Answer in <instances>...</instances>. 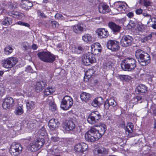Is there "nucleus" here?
<instances>
[{
  "label": "nucleus",
  "instance_id": "f257e3e1",
  "mask_svg": "<svg viewBox=\"0 0 156 156\" xmlns=\"http://www.w3.org/2000/svg\"><path fill=\"white\" fill-rule=\"evenodd\" d=\"M121 66L124 71H131L136 67V61L132 58H127L122 61Z\"/></svg>",
  "mask_w": 156,
  "mask_h": 156
},
{
  "label": "nucleus",
  "instance_id": "f03ea898",
  "mask_svg": "<svg viewBox=\"0 0 156 156\" xmlns=\"http://www.w3.org/2000/svg\"><path fill=\"white\" fill-rule=\"evenodd\" d=\"M141 51L139 50H137L136 52L135 56L140 64L145 66L150 63V56L147 53L142 54L141 53Z\"/></svg>",
  "mask_w": 156,
  "mask_h": 156
},
{
  "label": "nucleus",
  "instance_id": "7ed1b4c3",
  "mask_svg": "<svg viewBox=\"0 0 156 156\" xmlns=\"http://www.w3.org/2000/svg\"><path fill=\"white\" fill-rule=\"evenodd\" d=\"M82 61L85 65L88 66L95 62L96 60L94 55L91 52H88L83 55Z\"/></svg>",
  "mask_w": 156,
  "mask_h": 156
},
{
  "label": "nucleus",
  "instance_id": "20e7f679",
  "mask_svg": "<svg viewBox=\"0 0 156 156\" xmlns=\"http://www.w3.org/2000/svg\"><path fill=\"white\" fill-rule=\"evenodd\" d=\"M73 104L72 98L69 96H66L62 99L61 107L64 110H67L71 107Z\"/></svg>",
  "mask_w": 156,
  "mask_h": 156
},
{
  "label": "nucleus",
  "instance_id": "39448f33",
  "mask_svg": "<svg viewBox=\"0 0 156 156\" xmlns=\"http://www.w3.org/2000/svg\"><path fill=\"white\" fill-rule=\"evenodd\" d=\"M22 150V147L20 144L13 142L10 146L9 152L12 155L17 156L21 152Z\"/></svg>",
  "mask_w": 156,
  "mask_h": 156
},
{
  "label": "nucleus",
  "instance_id": "423d86ee",
  "mask_svg": "<svg viewBox=\"0 0 156 156\" xmlns=\"http://www.w3.org/2000/svg\"><path fill=\"white\" fill-rule=\"evenodd\" d=\"M106 47L112 51L117 52L120 49L119 42L114 40H109L107 42Z\"/></svg>",
  "mask_w": 156,
  "mask_h": 156
},
{
  "label": "nucleus",
  "instance_id": "0eeeda50",
  "mask_svg": "<svg viewBox=\"0 0 156 156\" xmlns=\"http://www.w3.org/2000/svg\"><path fill=\"white\" fill-rule=\"evenodd\" d=\"M17 62L18 60L17 58L11 57L3 60L2 62V64L3 66L4 67L10 68L15 65Z\"/></svg>",
  "mask_w": 156,
  "mask_h": 156
},
{
  "label": "nucleus",
  "instance_id": "6e6552de",
  "mask_svg": "<svg viewBox=\"0 0 156 156\" xmlns=\"http://www.w3.org/2000/svg\"><path fill=\"white\" fill-rule=\"evenodd\" d=\"M14 105V101L13 99L11 97H9L4 99L2 106L4 109L6 110L12 108Z\"/></svg>",
  "mask_w": 156,
  "mask_h": 156
},
{
  "label": "nucleus",
  "instance_id": "1a4fd4ad",
  "mask_svg": "<svg viewBox=\"0 0 156 156\" xmlns=\"http://www.w3.org/2000/svg\"><path fill=\"white\" fill-rule=\"evenodd\" d=\"M133 42L132 37L129 35H124L121 40L120 44L122 47H126L131 46Z\"/></svg>",
  "mask_w": 156,
  "mask_h": 156
},
{
  "label": "nucleus",
  "instance_id": "9d476101",
  "mask_svg": "<svg viewBox=\"0 0 156 156\" xmlns=\"http://www.w3.org/2000/svg\"><path fill=\"white\" fill-rule=\"evenodd\" d=\"M83 24L80 23L73 25L72 27V30L76 34H81L86 31L85 28L83 27Z\"/></svg>",
  "mask_w": 156,
  "mask_h": 156
},
{
  "label": "nucleus",
  "instance_id": "9b49d317",
  "mask_svg": "<svg viewBox=\"0 0 156 156\" xmlns=\"http://www.w3.org/2000/svg\"><path fill=\"white\" fill-rule=\"evenodd\" d=\"M104 106L106 109H108L110 107H113L115 110L117 108V103L113 98L106 100L104 103Z\"/></svg>",
  "mask_w": 156,
  "mask_h": 156
},
{
  "label": "nucleus",
  "instance_id": "f8f14e48",
  "mask_svg": "<svg viewBox=\"0 0 156 156\" xmlns=\"http://www.w3.org/2000/svg\"><path fill=\"white\" fill-rule=\"evenodd\" d=\"M88 145L84 143L77 144L74 147V150L80 153H82L86 151L88 148Z\"/></svg>",
  "mask_w": 156,
  "mask_h": 156
},
{
  "label": "nucleus",
  "instance_id": "ddd939ff",
  "mask_svg": "<svg viewBox=\"0 0 156 156\" xmlns=\"http://www.w3.org/2000/svg\"><path fill=\"white\" fill-rule=\"evenodd\" d=\"M108 26L113 33L115 34L119 32L121 28V27L119 25L112 21L108 23Z\"/></svg>",
  "mask_w": 156,
  "mask_h": 156
},
{
  "label": "nucleus",
  "instance_id": "4468645a",
  "mask_svg": "<svg viewBox=\"0 0 156 156\" xmlns=\"http://www.w3.org/2000/svg\"><path fill=\"white\" fill-rule=\"evenodd\" d=\"M60 123L57 119L53 118L50 119L48 123V126L50 129L53 130L57 128Z\"/></svg>",
  "mask_w": 156,
  "mask_h": 156
},
{
  "label": "nucleus",
  "instance_id": "2eb2a0df",
  "mask_svg": "<svg viewBox=\"0 0 156 156\" xmlns=\"http://www.w3.org/2000/svg\"><path fill=\"white\" fill-rule=\"evenodd\" d=\"M96 32L100 38H106L109 35L108 31L104 28L99 29Z\"/></svg>",
  "mask_w": 156,
  "mask_h": 156
},
{
  "label": "nucleus",
  "instance_id": "dca6fc26",
  "mask_svg": "<svg viewBox=\"0 0 156 156\" xmlns=\"http://www.w3.org/2000/svg\"><path fill=\"white\" fill-rule=\"evenodd\" d=\"M98 10L100 13L106 14L109 12V8L107 5L101 3L99 5Z\"/></svg>",
  "mask_w": 156,
  "mask_h": 156
},
{
  "label": "nucleus",
  "instance_id": "f3484780",
  "mask_svg": "<svg viewBox=\"0 0 156 156\" xmlns=\"http://www.w3.org/2000/svg\"><path fill=\"white\" fill-rule=\"evenodd\" d=\"M49 51H41L39 52L37 55L38 58L43 62H47Z\"/></svg>",
  "mask_w": 156,
  "mask_h": 156
},
{
  "label": "nucleus",
  "instance_id": "a211bd4d",
  "mask_svg": "<svg viewBox=\"0 0 156 156\" xmlns=\"http://www.w3.org/2000/svg\"><path fill=\"white\" fill-rule=\"evenodd\" d=\"M104 102L103 99L101 97H98L94 99L91 105L94 107H97L101 105Z\"/></svg>",
  "mask_w": 156,
  "mask_h": 156
},
{
  "label": "nucleus",
  "instance_id": "6ab92c4d",
  "mask_svg": "<svg viewBox=\"0 0 156 156\" xmlns=\"http://www.w3.org/2000/svg\"><path fill=\"white\" fill-rule=\"evenodd\" d=\"M98 135H96L94 137L91 136L89 133H86L85 135V137L86 140L90 142H94L96 140H98L99 138L98 136Z\"/></svg>",
  "mask_w": 156,
  "mask_h": 156
},
{
  "label": "nucleus",
  "instance_id": "aec40b11",
  "mask_svg": "<svg viewBox=\"0 0 156 156\" xmlns=\"http://www.w3.org/2000/svg\"><path fill=\"white\" fill-rule=\"evenodd\" d=\"M45 85V82L42 81L37 82L35 85V91L37 92H40L42 90Z\"/></svg>",
  "mask_w": 156,
  "mask_h": 156
},
{
  "label": "nucleus",
  "instance_id": "412c9836",
  "mask_svg": "<svg viewBox=\"0 0 156 156\" xmlns=\"http://www.w3.org/2000/svg\"><path fill=\"white\" fill-rule=\"evenodd\" d=\"M65 126V128L67 131H71L75 129V125L73 121L70 120L66 122Z\"/></svg>",
  "mask_w": 156,
  "mask_h": 156
},
{
  "label": "nucleus",
  "instance_id": "4be33fe9",
  "mask_svg": "<svg viewBox=\"0 0 156 156\" xmlns=\"http://www.w3.org/2000/svg\"><path fill=\"white\" fill-rule=\"evenodd\" d=\"M91 97V94L85 92H82L80 95V98L81 100L86 102L89 101Z\"/></svg>",
  "mask_w": 156,
  "mask_h": 156
},
{
  "label": "nucleus",
  "instance_id": "5701e85b",
  "mask_svg": "<svg viewBox=\"0 0 156 156\" xmlns=\"http://www.w3.org/2000/svg\"><path fill=\"white\" fill-rule=\"evenodd\" d=\"M147 87L145 85L140 84L138 86L136 90V92H138V94L141 93H144L147 91Z\"/></svg>",
  "mask_w": 156,
  "mask_h": 156
},
{
  "label": "nucleus",
  "instance_id": "b1692460",
  "mask_svg": "<svg viewBox=\"0 0 156 156\" xmlns=\"http://www.w3.org/2000/svg\"><path fill=\"white\" fill-rule=\"evenodd\" d=\"M106 127L105 125H104L101 126L99 127V129H97V132H98V136L100 138L103 135L106 129Z\"/></svg>",
  "mask_w": 156,
  "mask_h": 156
},
{
  "label": "nucleus",
  "instance_id": "393cba45",
  "mask_svg": "<svg viewBox=\"0 0 156 156\" xmlns=\"http://www.w3.org/2000/svg\"><path fill=\"white\" fill-rule=\"evenodd\" d=\"M21 5L22 9L28 10L30 9V8L32 6L33 4L32 3L29 1L24 0Z\"/></svg>",
  "mask_w": 156,
  "mask_h": 156
},
{
  "label": "nucleus",
  "instance_id": "a878e982",
  "mask_svg": "<svg viewBox=\"0 0 156 156\" xmlns=\"http://www.w3.org/2000/svg\"><path fill=\"white\" fill-rule=\"evenodd\" d=\"M84 49L85 48L83 46L79 45L74 48L73 51L76 54H80L83 52Z\"/></svg>",
  "mask_w": 156,
  "mask_h": 156
},
{
  "label": "nucleus",
  "instance_id": "bb28decb",
  "mask_svg": "<svg viewBox=\"0 0 156 156\" xmlns=\"http://www.w3.org/2000/svg\"><path fill=\"white\" fill-rule=\"evenodd\" d=\"M94 69H88L85 73V75L84 77V80H85L86 78L87 80H84V81H88L91 77V76L94 74Z\"/></svg>",
  "mask_w": 156,
  "mask_h": 156
},
{
  "label": "nucleus",
  "instance_id": "cd10ccee",
  "mask_svg": "<svg viewBox=\"0 0 156 156\" xmlns=\"http://www.w3.org/2000/svg\"><path fill=\"white\" fill-rule=\"evenodd\" d=\"M95 151H97L98 154L101 155H105V154H107L108 153V151L107 150L103 147H100L97 150H95Z\"/></svg>",
  "mask_w": 156,
  "mask_h": 156
},
{
  "label": "nucleus",
  "instance_id": "c85d7f7f",
  "mask_svg": "<svg viewBox=\"0 0 156 156\" xmlns=\"http://www.w3.org/2000/svg\"><path fill=\"white\" fill-rule=\"evenodd\" d=\"M133 123H129L125 129L126 133L127 134V133H128V134L129 135V133H131L133 131Z\"/></svg>",
  "mask_w": 156,
  "mask_h": 156
},
{
  "label": "nucleus",
  "instance_id": "c756f323",
  "mask_svg": "<svg viewBox=\"0 0 156 156\" xmlns=\"http://www.w3.org/2000/svg\"><path fill=\"white\" fill-rule=\"evenodd\" d=\"M12 19L8 17H6L4 20L2 22V24L6 26H8L12 23Z\"/></svg>",
  "mask_w": 156,
  "mask_h": 156
},
{
  "label": "nucleus",
  "instance_id": "7c9ffc66",
  "mask_svg": "<svg viewBox=\"0 0 156 156\" xmlns=\"http://www.w3.org/2000/svg\"><path fill=\"white\" fill-rule=\"evenodd\" d=\"M118 77L121 80L123 81H128L131 79V77L130 76L125 75H119Z\"/></svg>",
  "mask_w": 156,
  "mask_h": 156
},
{
  "label": "nucleus",
  "instance_id": "2f4dec72",
  "mask_svg": "<svg viewBox=\"0 0 156 156\" xmlns=\"http://www.w3.org/2000/svg\"><path fill=\"white\" fill-rule=\"evenodd\" d=\"M35 142L37 145L38 147L40 149L41 148L44 144L45 143V140L43 138H39L37 139V140Z\"/></svg>",
  "mask_w": 156,
  "mask_h": 156
},
{
  "label": "nucleus",
  "instance_id": "473e14b6",
  "mask_svg": "<svg viewBox=\"0 0 156 156\" xmlns=\"http://www.w3.org/2000/svg\"><path fill=\"white\" fill-rule=\"evenodd\" d=\"M49 56L48 57L47 62L48 63H52L55 60L56 56L55 55L51 54L49 52L48 53Z\"/></svg>",
  "mask_w": 156,
  "mask_h": 156
},
{
  "label": "nucleus",
  "instance_id": "72a5a7b5",
  "mask_svg": "<svg viewBox=\"0 0 156 156\" xmlns=\"http://www.w3.org/2000/svg\"><path fill=\"white\" fill-rule=\"evenodd\" d=\"M30 148L32 152H35L39 149L37 145L35 142V143H32L30 144Z\"/></svg>",
  "mask_w": 156,
  "mask_h": 156
},
{
  "label": "nucleus",
  "instance_id": "f704fd0d",
  "mask_svg": "<svg viewBox=\"0 0 156 156\" xmlns=\"http://www.w3.org/2000/svg\"><path fill=\"white\" fill-rule=\"evenodd\" d=\"M89 133L91 136H95L96 135H98V132L97 131V129L94 127H91L90 130L87 132Z\"/></svg>",
  "mask_w": 156,
  "mask_h": 156
},
{
  "label": "nucleus",
  "instance_id": "c9c22d12",
  "mask_svg": "<svg viewBox=\"0 0 156 156\" xmlns=\"http://www.w3.org/2000/svg\"><path fill=\"white\" fill-rule=\"evenodd\" d=\"M90 114L97 121L98 120L101 118V115L98 111L92 112Z\"/></svg>",
  "mask_w": 156,
  "mask_h": 156
},
{
  "label": "nucleus",
  "instance_id": "e433bc0d",
  "mask_svg": "<svg viewBox=\"0 0 156 156\" xmlns=\"http://www.w3.org/2000/svg\"><path fill=\"white\" fill-rule=\"evenodd\" d=\"M34 102L33 101H28L26 103L27 108L28 110H31L34 108Z\"/></svg>",
  "mask_w": 156,
  "mask_h": 156
},
{
  "label": "nucleus",
  "instance_id": "4c0bfd02",
  "mask_svg": "<svg viewBox=\"0 0 156 156\" xmlns=\"http://www.w3.org/2000/svg\"><path fill=\"white\" fill-rule=\"evenodd\" d=\"M88 122L91 124H93L97 122V120L95 119V118L90 114L87 119Z\"/></svg>",
  "mask_w": 156,
  "mask_h": 156
},
{
  "label": "nucleus",
  "instance_id": "58836bf2",
  "mask_svg": "<svg viewBox=\"0 0 156 156\" xmlns=\"http://www.w3.org/2000/svg\"><path fill=\"white\" fill-rule=\"evenodd\" d=\"M82 39L84 41L88 42L91 41V36L89 34H86L82 36Z\"/></svg>",
  "mask_w": 156,
  "mask_h": 156
},
{
  "label": "nucleus",
  "instance_id": "ea45409f",
  "mask_svg": "<svg viewBox=\"0 0 156 156\" xmlns=\"http://www.w3.org/2000/svg\"><path fill=\"white\" fill-rule=\"evenodd\" d=\"M12 48L9 46H7L4 49L5 53L7 55L11 54L13 51Z\"/></svg>",
  "mask_w": 156,
  "mask_h": 156
},
{
  "label": "nucleus",
  "instance_id": "a19ab883",
  "mask_svg": "<svg viewBox=\"0 0 156 156\" xmlns=\"http://www.w3.org/2000/svg\"><path fill=\"white\" fill-rule=\"evenodd\" d=\"M9 15L15 18H19L21 16V13L18 12H12L11 13H9Z\"/></svg>",
  "mask_w": 156,
  "mask_h": 156
},
{
  "label": "nucleus",
  "instance_id": "79ce46f5",
  "mask_svg": "<svg viewBox=\"0 0 156 156\" xmlns=\"http://www.w3.org/2000/svg\"><path fill=\"white\" fill-rule=\"evenodd\" d=\"M153 33H151L148 36L145 37L144 38L141 39V41L142 43H144L145 42L150 40L152 37V34Z\"/></svg>",
  "mask_w": 156,
  "mask_h": 156
},
{
  "label": "nucleus",
  "instance_id": "37998d69",
  "mask_svg": "<svg viewBox=\"0 0 156 156\" xmlns=\"http://www.w3.org/2000/svg\"><path fill=\"white\" fill-rule=\"evenodd\" d=\"M49 105H50V108L51 111L55 112L56 110V105L55 104H54L53 100L51 102H49Z\"/></svg>",
  "mask_w": 156,
  "mask_h": 156
},
{
  "label": "nucleus",
  "instance_id": "c03bdc74",
  "mask_svg": "<svg viewBox=\"0 0 156 156\" xmlns=\"http://www.w3.org/2000/svg\"><path fill=\"white\" fill-rule=\"evenodd\" d=\"M23 111L21 106H18L16 108L15 113L16 115H20L23 113Z\"/></svg>",
  "mask_w": 156,
  "mask_h": 156
},
{
  "label": "nucleus",
  "instance_id": "a18cd8bd",
  "mask_svg": "<svg viewBox=\"0 0 156 156\" xmlns=\"http://www.w3.org/2000/svg\"><path fill=\"white\" fill-rule=\"evenodd\" d=\"M135 25V23L134 22L130 21L127 25V27L129 29H131L132 28H134Z\"/></svg>",
  "mask_w": 156,
  "mask_h": 156
},
{
  "label": "nucleus",
  "instance_id": "49530a36",
  "mask_svg": "<svg viewBox=\"0 0 156 156\" xmlns=\"http://www.w3.org/2000/svg\"><path fill=\"white\" fill-rule=\"evenodd\" d=\"M103 67L106 69H111L112 67V64L110 62H107L104 65Z\"/></svg>",
  "mask_w": 156,
  "mask_h": 156
},
{
  "label": "nucleus",
  "instance_id": "de8ad7c7",
  "mask_svg": "<svg viewBox=\"0 0 156 156\" xmlns=\"http://www.w3.org/2000/svg\"><path fill=\"white\" fill-rule=\"evenodd\" d=\"M17 24L20 25H23L27 27H30V25L29 24L23 22L22 21L18 22H17Z\"/></svg>",
  "mask_w": 156,
  "mask_h": 156
},
{
  "label": "nucleus",
  "instance_id": "09e8293b",
  "mask_svg": "<svg viewBox=\"0 0 156 156\" xmlns=\"http://www.w3.org/2000/svg\"><path fill=\"white\" fill-rule=\"evenodd\" d=\"M55 18L58 19L59 20H63L64 17L62 15L59 13H57L55 16Z\"/></svg>",
  "mask_w": 156,
  "mask_h": 156
},
{
  "label": "nucleus",
  "instance_id": "8fccbe9b",
  "mask_svg": "<svg viewBox=\"0 0 156 156\" xmlns=\"http://www.w3.org/2000/svg\"><path fill=\"white\" fill-rule=\"evenodd\" d=\"M44 93L45 95L46 96H48L51 94L48 87L46 89H44Z\"/></svg>",
  "mask_w": 156,
  "mask_h": 156
},
{
  "label": "nucleus",
  "instance_id": "3c124183",
  "mask_svg": "<svg viewBox=\"0 0 156 156\" xmlns=\"http://www.w3.org/2000/svg\"><path fill=\"white\" fill-rule=\"evenodd\" d=\"M51 138L52 141L55 142L58 141L59 139V137L57 136L56 135L52 136Z\"/></svg>",
  "mask_w": 156,
  "mask_h": 156
},
{
  "label": "nucleus",
  "instance_id": "603ef678",
  "mask_svg": "<svg viewBox=\"0 0 156 156\" xmlns=\"http://www.w3.org/2000/svg\"><path fill=\"white\" fill-rule=\"evenodd\" d=\"M27 127L30 129V130H32L35 128V125L32 123H28L27 124Z\"/></svg>",
  "mask_w": 156,
  "mask_h": 156
},
{
  "label": "nucleus",
  "instance_id": "864d4df0",
  "mask_svg": "<svg viewBox=\"0 0 156 156\" xmlns=\"http://www.w3.org/2000/svg\"><path fill=\"white\" fill-rule=\"evenodd\" d=\"M143 26V25L142 24L141 25L140 24H138L137 26V28L138 31H139L142 32L143 30L142 28Z\"/></svg>",
  "mask_w": 156,
  "mask_h": 156
},
{
  "label": "nucleus",
  "instance_id": "5fc2aeb1",
  "mask_svg": "<svg viewBox=\"0 0 156 156\" xmlns=\"http://www.w3.org/2000/svg\"><path fill=\"white\" fill-rule=\"evenodd\" d=\"M37 12L39 16H41V18H44L46 17L47 16L43 12H42L41 11H39Z\"/></svg>",
  "mask_w": 156,
  "mask_h": 156
},
{
  "label": "nucleus",
  "instance_id": "6e6d98bb",
  "mask_svg": "<svg viewBox=\"0 0 156 156\" xmlns=\"http://www.w3.org/2000/svg\"><path fill=\"white\" fill-rule=\"evenodd\" d=\"M52 26L53 27H58V24L56 21H51Z\"/></svg>",
  "mask_w": 156,
  "mask_h": 156
},
{
  "label": "nucleus",
  "instance_id": "4d7b16f0",
  "mask_svg": "<svg viewBox=\"0 0 156 156\" xmlns=\"http://www.w3.org/2000/svg\"><path fill=\"white\" fill-rule=\"evenodd\" d=\"M151 3L149 1L146 0H144V5L146 7L151 5Z\"/></svg>",
  "mask_w": 156,
  "mask_h": 156
},
{
  "label": "nucleus",
  "instance_id": "13d9d810",
  "mask_svg": "<svg viewBox=\"0 0 156 156\" xmlns=\"http://www.w3.org/2000/svg\"><path fill=\"white\" fill-rule=\"evenodd\" d=\"M4 94V89L3 87H0V98Z\"/></svg>",
  "mask_w": 156,
  "mask_h": 156
},
{
  "label": "nucleus",
  "instance_id": "bf43d9fd",
  "mask_svg": "<svg viewBox=\"0 0 156 156\" xmlns=\"http://www.w3.org/2000/svg\"><path fill=\"white\" fill-rule=\"evenodd\" d=\"M143 10L141 9H139L136 10V14L140 15L142 13Z\"/></svg>",
  "mask_w": 156,
  "mask_h": 156
},
{
  "label": "nucleus",
  "instance_id": "052dcab7",
  "mask_svg": "<svg viewBox=\"0 0 156 156\" xmlns=\"http://www.w3.org/2000/svg\"><path fill=\"white\" fill-rule=\"evenodd\" d=\"M117 143L120 144V146H121L123 145V144H121V143L123 142V140L122 139L119 138H118L117 140Z\"/></svg>",
  "mask_w": 156,
  "mask_h": 156
},
{
  "label": "nucleus",
  "instance_id": "680f3d73",
  "mask_svg": "<svg viewBox=\"0 0 156 156\" xmlns=\"http://www.w3.org/2000/svg\"><path fill=\"white\" fill-rule=\"evenodd\" d=\"M127 16L129 18H132L133 16V13L132 12H130L128 13Z\"/></svg>",
  "mask_w": 156,
  "mask_h": 156
},
{
  "label": "nucleus",
  "instance_id": "e2e57ef3",
  "mask_svg": "<svg viewBox=\"0 0 156 156\" xmlns=\"http://www.w3.org/2000/svg\"><path fill=\"white\" fill-rule=\"evenodd\" d=\"M26 70L30 73H33V70L31 69V68L30 66H28Z\"/></svg>",
  "mask_w": 156,
  "mask_h": 156
},
{
  "label": "nucleus",
  "instance_id": "0e129e2a",
  "mask_svg": "<svg viewBox=\"0 0 156 156\" xmlns=\"http://www.w3.org/2000/svg\"><path fill=\"white\" fill-rule=\"evenodd\" d=\"M142 98V96H139L136 97L135 98V99H137V101H139L141 100Z\"/></svg>",
  "mask_w": 156,
  "mask_h": 156
},
{
  "label": "nucleus",
  "instance_id": "69168bd1",
  "mask_svg": "<svg viewBox=\"0 0 156 156\" xmlns=\"http://www.w3.org/2000/svg\"><path fill=\"white\" fill-rule=\"evenodd\" d=\"M142 13L143 14V15L144 16L149 17L150 19L151 18V16L150 15L148 14H147V13Z\"/></svg>",
  "mask_w": 156,
  "mask_h": 156
},
{
  "label": "nucleus",
  "instance_id": "338daca9",
  "mask_svg": "<svg viewBox=\"0 0 156 156\" xmlns=\"http://www.w3.org/2000/svg\"><path fill=\"white\" fill-rule=\"evenodd\" d=\"M125 7V5H124L121 4L120 3L118 5V8H120L121 9H123Z\"/></svg>",
  "mask_w": 156,
  "mask_h": 156
},
{
  "label": "nucleus",
  "instance_id": "774afa93",
  "mask_svg": "<svg viewBox=\"0 0 156 156\" xmlns=\"http://www.w3.org/2000/svg\"><path fill=\"white\" fill-rule=\"evenodd\" d=\"M50 92L51 93V94L52 93H53L54 91H55V89L54 88H53L52 87H51V88L48 87Z\"/></svg>",
  "mask_w": 156,
  "mask_h": 156
}]
</instances>
